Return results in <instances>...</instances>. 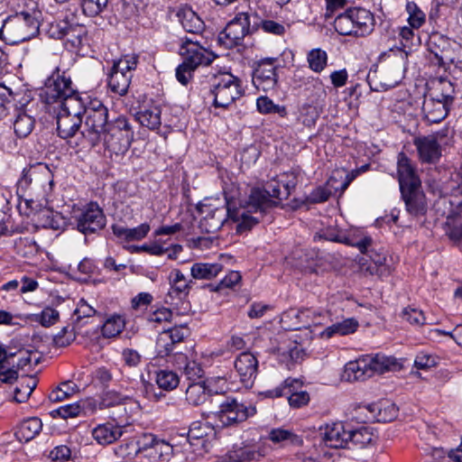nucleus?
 <instances>
[{
    "mask_svg": "<svg viewBox=\"0 0 462 462\" xmlns=\"http://www.w3.org/2000/svg\"><path fill=\"white\" fill-rule=\"evenodd\" d=\"M179 53L183 61L176 69V79L182 85H187L193 72L199 66H208L215 59V55L204 48L196 37L181 39Z\"/></svg>",
    "mask_w": 462,
    "mask_h": 462,
    "instance_id": "obj_1",
    "label": "nucleus"
},
{
    "mask_svg": "<svg viewBox=\"0 0 462 462\" xmlns=\"http://www.w3.org/2000/svg\"><path fill=\"white\" fill-rule=\"evenodd\" d=\"M54 185L53 174L45 163H37L24 169L23 176L18 181V189L23 191L29 190L34 195L37 201L42 204L47 202L52 192Z\"/></svg>",
    "mask_w": 462,
    "mask_h": 462,
    "instance_id": "obj_2",
    "label": "nucleus"
},
{
    "mask_svg": "<svg viewBox=\"0 0 462 462\" xmlns=\"http://www.w3.org/2000/svg\"><path fill=\"white\" fill-rule=\"evenodd\" d=\"M375 25L373 13L362 7L348 8L334 20V28L341 35L365 36Z\"/></svg>",
    "mask_w": 462,
    "mask_h": 462,
    "instance_id": "obj_3",
    "label": "nucleus"
},
{
    "mask_svg": "<svg viewBox=\"0 0 462 462\" xmlns=\"http://www.w3.org/2000/svg\"><path fill=\"white\" fill-rule=\"evenodd\" d=\"M261 17L254 12H243L227 23L218 35V42L226 49L241 44L244 38L257 31L260 27Z\"/></svg>",
    "mask_w": 462,
    "mask_h": 462,
    "instance_id": "obj_4",
    "label": "nucleus"
},
{
    "mask_svg": "<svg viewBox=\"0 0 462 462\" xmlns=\"http://www.w3.org/2000/svg\"><path fill=\"white\" fill-rule=\"evenodd\" d=\"M243 95L241 80L229 72L213 74L209 79V96L215 107L227 108Z\"/></svg>",
    "mask_w": 462,
    "mask_h": 462,
    "instance_id": "obj_5",
    "label": "nucleus"
},
{
    "mask_svg": "<svg viewBox=\"0 0 462 462\" xmlns=\"http://www.w3.org/2000/svg\"><path fill=\"white\" fill-rule=\"evenodd\" d=\"M39 30L38 21L28 13L8 17L0 28V38L14 45L30 40Z\"/></svg>",
    "mask_w": 462,
    "mask_h": 462,
    "instance_id": "obj_6",
    "label": "nucleus"
},
{
    "mask_svg": "<svg viewBox=\"0 0 462 462\" xmlns=\"http://www.w3.org/2000/svg\"><path fill=\"white\" fill-rule=\"evenodd\" d=\"M85 116L80 134L91 146H95L101 141L102 134L109 124L108 109L100 100L95 99L88 103Z\"/></svg>",
    "mask_w": 462,
    "mask_h": 462,
    "instance_id": "obj_7",
    "label": "nucleus"
},
{
    "mask_svg": "<svg viewBox=\"0 0 462 462\" xmlns=\"http://www.w3.org/2000/svg\"><path fill=\"white\" fill-rule=\"evenodd\" d=\"M106 147L116 154L128 151L134 140V131L125 116H118L109 122L102 134Z\"/></svg>",
    "mask_w": 462,
    "mask_h": 462,
    "instance_id": "obj_8",
    "label": "nucleus"
},
{
    "mask_svg": "<svg viewBox=\"0 0 462 462\" xmlns=\"http://www.w3.org/2000/svg\"><path fill=\"white\" fill-rule=\"evenodd\" d=\"M325 319L326 316L321 311L312 309H290L282 314L281 323L284 329L298 330L321 325Z\"/></svg>",
    "mask_w": 462,
    "mask_h": 462,
    "instance_id": "obj_9",
    "label": "nucleus"
},
{
    "mask_svg": "<svg viewBox=\"0 0 462 462\" xmlns=\"http://www.w3.org/2000/svg\"><path fill=\"white\" fill-rule=\"evenodd\" d=\"M73 91L75 88L70 75L65 70L60 72V68H56L47 79L42 96L46 103L51 104L61 101L63 97L73 94Z\"/></svg>",
    "mask_w": 462,
    "mask_h": 462,
    "instance_id": "obj_10",
    "label": "nucleus"
},
{
    "mask_svg": "<svg viewBox=\"0 0 462 462\" xmlns=\"http://www.w3.org/2000/svg\"><path fill=\"white\" fill-rule=\"evenodd\" d=\"M284 199L279 182H271L266 189L254 188L248 198V207L255 213L265 214L267 210L278 205L274 199Z\"/></svg>",
    "mask_w": 462,
    "mask_h": 462,
    "instance_id": "obj_11",
    "label": "nucleus"
},
{
    "mask_svg": "<svg viewBox=\"0 0 462 462\" xmlns=\"http://www.w3.org/2000/svg\"><path fill=\"white\" fill-rule=\"evenodd\" d=\"M77 229L84 235L95 234L106 226V216L97 203L91 202L74 216Z\"/></svg>",
    "mask_w": 462,
    "mask_h": 462,
    "instance_id": "obj_12",
    "label": "nucleus"
},
{
    "mask_svg": "<svg viewBox=\"0 0 462 462\" xmlns=\"http://www.w3.org/2000/svg\"><path fill=\"white\" fill-rule=\"evenodd\" d=\"M427 47L439 65L454 63L457 59L456 51L459 50V44L456 41L439 32L429 36Z\"/></svg>",
    "mask_w": 462,
    "mask_h": 462,
    "instance_id": "obj_13",
    "label": "nucleus"
},
{
    "mask_svg": "<svg viewBox=\"0 0 462 462\" xmlns=\"http://www.w3.org/2000/svg\"><path fill=\"white\" fill-rule=\"evenodd\" d=\"M276 59L262 60L254 69L252 82L256 89L268 92L275 90L278 85V75L274 62Z\"/></svg>",
    "mask_w": 462,
    "mask_h": 462,
    "instance_id": "obj_14",
    "label": "nucleus"
},
{
    "mask_svg": "<svg viewBox=\"0 0 462 462\" xmlns=\"http://www.w3.org/2000/svg\"><path fill=\"white\" fill-rule=\"evenodd\" d=\"M256 412L254 407L246 406L236 399L226 398L219 406L218 418L225 425L245 421Z\"/></svg>",
    "mask_w": 462,
    "mask_h": 462,
    "instance_id": "obj_15",
    "label": "nucleus"
},
{
    "mask_svg": "<svg viewBox=\"0 0 462 462\" xmlns=\"http://www.w3.org/2000/svg\"><path fill=\"white\" fill-rule=\"evenodd\" d=\"M443 137L440 133L419 136L413 140L418 152L419 159L423 163H435L441 156L439 139Z\"/></svg>",
    "mask_w": 462,
    "mask_h": 462,
    "instance_id": "obj_16",
    "label": "nucleus"
},
{
    "mask_svg": "<svg viewBox=\"0 0 462 462\" xmlns=\"http://www.w3.org/2000/svg\"><path fill=\"white\" fill-rule=\"evenodd\" d=\"M402 77V64L397 61L389 68L382 69L378 74L368 75V81L374 91H385L397 86Z\"/></svg>",
    "mask_w": 462,
    "mask_h": 462,
    "instance_id": "obj_17",
    "label": "nucleus"
},
{
    "mask_svg": "<svg viewBox=\"0 0 462 462\" xmlns=\"http://www.w3.org/2000/svg\"><path fill=\"white\" fill-rule=\"evenodd\" d=\"M451 208L446 217L444 231L453 245L462 248V201L449 200Z\"/></svg>",
    "mask_w": 462,
    "mask_h": 462,
    "instance_id": "obj_18",
    "label": "nucleus"
},
{
    "mask_svg": "<svg viewBox=\"0 0 462 462\" xmlns=\"http://www.w3.org/2000/svg\"><path fill=\"white\" fill-rule=\"evenodd\" d=\"M299 383L296 379L288 378L284 380L283 383L274 389L268 390L264 393L266 397L278 398L284 393L289 394L288 402L292 408H300L305 406L310 402V394L306 391H294V384Z\"/></svg>",
    "mask_w": 462,
    "mask_h": 462,
    "instance_id": "obj_19",
    "label": "nucleus"
},
{
    "mask_svg": "<svg viewBox=\"0 0 462 462\" xmlns=\"http://www.w3.org/2000/svg\"><path fill=\"white\" fill-rule=\"evenodd\" d=\"M199 212L204 215L200 220V227L207 233L214 234L224 225L226 217L232 216V212L226 208H211L209 205L202 204L199 207Z\"/></svg>",
    "mask_w": 462,
    "mask_h": 462,
    "instance_id": "obj_20",
    "label": "nucleus"
},
{
    "mask_svg": "<svg viewBox=\"0 0 462 462\" xmlns=\"http://www.w3.org/2000/svg\"><path fill=\"white\" fill-rule=\"evenodd\" d=\"M234 365L243 384L245 387H251L258 371L256 357L252 353L243 352L236 357Z\"/></svg>",
    "mask_w": 462,
    "mask_h": 462,
    "instance_id": "obj_21",
    "label": "nucleus"
},
{
    "mask_svg": "<svg viewBox=\"0 0 462 462\" xmlns=\"http://www.w3.org/2000/svg\"><path fill=\"white\" fill-rule=\"evenodd\" d=\"M320 435L324 444L329 448L348 447L349 428H346L342 422L327 424L321 429Z\"/></svg>",
    "mask_w": 462,
    "mask_h": 462,
    "instance_id": "obj_22",
    "label": "nucleus"
},
{
    "mask_svg": "<svg viewBox=\"0 0 462 462\" xmlns=\"http://www.w3.org/2000/svg\"><path fill=\"white\" fill-rule=\"evenodd\" d=\"M406 210L413 217L423 216L427 212L426 198L420 186L402 188L401 189Z\"/></svg>",
    "mask_w": 462,
    "mask_h": 462,
    "instance_id": "obj_23",
    "label": "nucleus"
},
{
    "mask_svg": "<svg viewBox=\"0 0 462 462\" xmlns=\"http://www.w3.org/2000/svg\"><path fill=\"white\" fill-rule=\"evenodd\" d=\"M397 173L400 189L402 188L420 186V180L414 165L403 152H400L397 157Z\"/></svg>",
    "mask_w": 462,
    "mask_h": 462,
    "instance_id": "obj_24",
    "label": "nucleus"
},
{
    "mask_svg": "<svg viewBox=\"0 0 462 462\" xmlns=\"http://www.w3.org/2000/svg\"><path fill=\"white\" fill-rule=\"evenodd\" d=\"M450 109V106L429 96L425 97L422 111L425 119L430 124H437L444 120Z\"/></svg>",
    "mask_w": 462,
    "mask_h": 462,
    "instance_id": "obj_25",
    "label": "nucleus"
},
{
    "mask_svg": "<svg viewBox=\"0 0 462 462\" xmlns=\"http://www.w3.org/2000/svg\"><path fill=\"white\" fill-rule=\"evenodd\" d=\"M56 119L58 134L63 139L74 136L82 125V117L60 110H59Z\"/></svg>",
    "mask_w": 462,
    "mask_h": 462,
    "instance_id": "obj_26",
    "label": "nucleus"
},
{
    "mask_svg": "<svg viewBox=\"0 0 462 462\" xmlns=\"http://www.w3.org/2000/svg\"><path fill=\"white\" fill-rule=\"evenodd\" d=\"M97 408V402L94 399H86L74 403L59 407L52 411V416L56 415L62 418H74L88 411H93Z\"/></svg>",
    "mask_w": 462,
    "mask_h": 462,
    "instance_id": "obj_27",
    "label": "nucleus"
},
{
    "mask_svg": "<svg viewBox=\"0 0 462 462\" xmlns=\"http://www.w3.org/2000/svg\"><path fill=\"white\" fill-rule=\"evenodd\" d=\"M429 96L451 106L455 99L454 84L444 78L435 79L430 82Z\"/></svg>",
    "mask_w": 462,
    "mask_h": 462,
    "instance_id": "obj_28",
    "label": "nucleus"
},
{
    "mask_svg": "<svg viewBox=\"0 0 462 462\" xmlns=\"http://www.w3.org/2000/svg\"><path fill=\"white\" fill-rule=\"evenodd\" d=\"M342 377L348 382L364 381L371 377V370L366 364L365 356L346 363Z\"/></svg>",
    "mask_w": 462,
    "mask_h": 462,
    "instance_id": "obj_29",
    "label": "nucleus"
},
{
    "mask_svg": "<svg viewBox=\"0 0 462 462\" xmlns=\"http://www.w3.org/2000/svg\"><path fill=\"white\" fill-rule=\"evenodd\" d=\"M365 358L369 369L371 370V376L375 374H383L384 372L400 368L399 362L393 356L375 354L365 355Z\"/></svg>",
    "mask_w": 462,
    "mask_h": 462,
    "instance_id": "obj_30",
    "label": "nucleus"
},
{
    "mask_svg": "<svg viewBox=\"0 0 462 462\" xmlns=\"http://www.w3.org/2000/svg\"><path fill=\"white\" fill-rule=\"evenodd\" d=\"M179 20L183 29L196 37L204 30L205 24L200 17L190 8L183 7L178 11Z\"/></svg>",
    "mask_w": 462,
    "mask_h": 462,
    "instance_id": "obj_31",
    "label": "nucleus"
},
{
    "mask_svg": "<svg viewBox=\"0 0 462 462\" xmlns=\"http://www.w3.org/2000/svg\"><path fill=\"white\" fill-rule=\"evenodd\" d=\"M122 434V428L110 422L100 424L92 430L94 439L100 445L111 444L117 440Z\"/></svg>",
    "mask_w": 462,
    "mask_h": 462,
    "instance_id": "obj_32",
    "label": "nucleus"
},
{
    "mask_svg": "<svg viewBox=\"0 0 462 462\" xmlns=\"http://www.w3.org/2000/svg\"><path fill=\"white\" fill-rule=\"evenodd\" d=\"M378 408L376 403L355 404L348 412L349 420L358 423L376 421L378 418Z\"/></svg>",
    "mask_w": 462,
    "mask_h": 462,
    "instance_id": "obj_33",
    "label": "nucleus"
},
{
    "mask_svg": "<svg viewBox=\"0 0 462 462\" xmlns=\"http://www.w3.org/2000/svg\"><path fill=\"white\" fill-rule=\"evenodd\" d=\"M34 118L29 115L25 108L14 109V119L13 122L14 131L18 137H26L34 127Z\"/></svg>",
    "mask_w": 462,
    "mask_h": 462,
    "instance_id": "obj_34",
    "label": "nucleus"
},
{
    "mask_svg": "<svg viewBox=\"0 0 462 462\" xmlns=\"http://www.w3.org/2000/svg\"><path fill=\"white\" fill-rule=\"evenodd\" d=\"M264 214L255 213L254 209L249 208L248 205L245 209L232 212L231 218L238 222L236 230L242 233L250 230L254 226L260 222Z\"/></svg>",
    "mask_w": 462,
    "mask_h": 462,
    "instance_id": "obj_35",
    "label": "nucleus"
},
{
    "mask_svg": "<svg viewBox=\"0 0 462 462\" xmlns=\"http://www.w3.org/2000/svg\"><path fill=\"white\" fill-rule=\"evenodd\" d=\"M60 103V110L67 114H71L82 117L85 115L88 106L79 92L73 91V94L63 97Z\"/></svg>",
    "mask_w": 462,
    "mask_h": 462,
    "instance_id": "obj_36",
    "label": "nucleus"
},
{
    "mask_svg": "<svg viewBox=\"0 0 462 462\" xmlns=\"http://www.w3.org/2000/svg\"><path fill=\"white\" fill-rule=\"evenodd\" d=\"M42 429V420L37 417H31L19 424L15 436L20 441L28 442L34 439L41 432Z\"/></svg>",
    "mask_w": 462,
    "mask_h": 462,
    "instance_id": "obj_37",
    "label": "nucleus"
},
{
    "mask_svg": "<svg viewBox=\"0 0 462 462\" xmlns=\"http://www.w3.org/2000/svg\"><path fill=\"white\" fill-rule=\"evenodd\" d=\"M223 270L219 263H195L190 268V274L195 280H211L217 277Z\"/></svg>",
    "mask_w": 462,
    "mask_h": 462,
    "instance_id": "obj_38",
    "label": "nucleus"
},
{
    "mask_svg": "<svg viewBox=\"0 0 462 462\" xmlns=\"http://www.w3.org/2000/svg\"><path fill=\"white\" fill-rule=\"evenodd\" d=\"M269 439L282 448L290 446L298 447L302 444V439L298 435L282 428L273 429L269 432Z\"/></svg>",
    "mask_w": 462,
    "mask_h": 462,
    "instance_id": "obj_39",
    "label": "nucleus"
},
{
    "mask_svg": "<svg viewBox=\"0 0 462 462\" xmlns=\"http://www.w3.org/2000/svg\"><path fill=\"white\" fill-rule=\"evenodd\" d=\"M211 396L208 386L203 382L190 383L185 392L186 401L192 406H199Z\"/></svg>",
    "mask_w": 462,
    "mask_h": 462,
    "instance_id": "obj_40",
    "label": "nucleus"
},
{
    "mask_svg": "<svg viewBox=\"0 0 462 462\" xmlns=\"http://www.w3.org/2000/svg\"><path fill=\"white\" fill-rule=\"evenodd\" d=\"M358 328V322L355 319H346L326 328L320 336L330 338L334 336H346L354 333Z\"/></svg>",
    "mask_w": 462,
    "mask_h": 462,
    "instance_id": "obj_41",
    "label": "nucleus"
},
{
    "mask_svg": "<svg viewBox=\"0 0 462 462\" xmlns=\"http://www.w3.org/2000/svg\"><path fill=\"white\" fill-rule=\"evenodd\" d=\"M132 75L111 69L108 75V87L115 94L125 96L128 91Z\"/></svg>",
    "mask_w": 462,
    "mask_h": 462,
    "instance_id": "obj_42",
    "label": "nucleus"
},
{
    "mask_svg": "<svg viewBox=\"0 0 462 462\" xmlns=\"http://www.w3.org/2000/svg\"><path fill=\"white\" fill-rule=\"evenodd\" d=\"M375 439V435L371 427L362 426L356 430L349 428L348 444L363 448L371 444Z\"/></svg>",
    "mask_w": 462,
    "mask_h": 462,
    "instance_id": "obj_43",
    "label": "nucleus"
},
{
    "mask_svg": "<svg viewBox=\"0 0 462 462\" xmlns=\"http://www.w3.org/2000/svg\"><path fill=\"white\" fill-rule=\"evenodd\" d=\"M161 108L159 106H151L139 111L136 118L139 123L149 129L154 130L161 125Z\"/></svg>",
    "mask_w": 462,
    "mask_h": 462,
    "instance_id": "obj_44",
    "label": "nucleus"
},
{
    "mask_svg": "<svg viewBox=\"0 0 462 462\" xmlns=\"http://www.w3.org/2000/svg\"><path fill=\"white\" fill-rule=\"evenodd\" d=\"M263 455L253 447L234 448L228 452L231 462H251L258 460Z\"/></svg>",
    "mask_w": 462,
    "mask_h": 462,
    "instance_id": "obj_45",
    "label": "nucleus"
},
{
    "mask_svg": "<svg viewBox=\"0 0 462 462\" xmlns=\"http://www.w3.org/2000/svg\"><path fill=\"white\" fill-rule=\"evenodd\" d=\"M307 62L312 71L320 73L328 64V54L320 48H314L308 52Z\"/></svg>",
    "mask_w": 462,
    "mask_h": 462,
    "instance_id": "obj_46",
    "label": "nucleus"
},
{
    "mask_svg": "<svg viewBox=\"0 0 462 462\" xmlns=\"http://www.w3.org/2000/svg\"><path fill=\"white\" fill-rule=\"evenodd\" d=\"M156 383L159 388L164 391H172L176 389L180 383L179 375L171 370H160L156 373Z\"/></svg>",
    "mask_w": 462,
    "mask_h": 462,
    "instance_id": "obj_47",
    "label": "nucleus"
},
{
    "mask_svg": "<svg viewBox=\"0 0 462 462\" xmlns=\"http://www.w3.org/2000/svg\"><path fill=\"white\" fill-rule=\"evenodd\" d=\"M173 452L172 446L165 441L164 439H158L157 441H155V444L149 452L148 457L152 459V461H162L165 462L170 459Z\"/></svg>",
    "mask_w": 462,
    "mask_h": 462,
    "instance_id": "obj_48",
    "label": "nucleus"
},
{
    "mask_svg": "<svg viewBox=\"0 0 462 462\" xmlns=\"http://www.w3.org/2000/svg\"><path fill=\"white\" fill-rule=\"evenodd\" d=\"M96 310L90 306L85 300L81 299L77 304V308L73 312V322L75 327L80 328L93 315H95Z\"/></svg>",
    "mask_w": 462,
    "mask_h": 462,
    "instance_id": "obj_49",
    "label": "nucleus"
},
{
    "mask_svg": "<svg viewBox=\"0 0 462 462\" xmlns=\"http://www.w3.org/2000/svg\"><path fill=\"white\" fill-rule=\"evenodd\" d=\"M37 385V382L33 377L23 378L14 389V399L16 402H24L32 394Z\"/></svg>",
    "mask_w": 462,
    "mask_h": 462,
    "instance_id": "obj_50",
    "label": "nucleus"
},
{
    "mask_svg": "<svg viewBox=\"0 0 462 462\" xmlns=\"http://www.w3.org/2000/svg\"><path fill=\"white\" fill-rule=\"evenodd\" d=\"M78 391V386L71 381L60 383L56 389L51 391L49 399L52 402H61L64 399L73 395Z\"/></svg>",
    "mask_w": 462,
    "mask_h": 462,
    "instance_id": "obj_51",
    "label": "nucleus"
},
{
    "mask_svg": "<svg viewBox=\"0 0 462 462\" xmlns=\"http://www.w3.org/2000/svg\"><path fill=\"white\" fill-rule=\"evenodd\" d=\"M125 328V321L121 316L108 318L102 327V335L105 337H114L120 334Z\"/></svg>",
    "mask_w": 462,
    "mask_h": 462,
    "instance_id": "obj_52",
    "label": "nucleus"
},
{
    "mask_svg": "<svg viewBox=\"0 0 462 462\" xmlns=\"http://www.w3.org/2000/svg\"><path fill=\"white\" fill-rule=\"evenodd\" d=\"M138 58L135 55H125L117 60H115L111 69L123 72L126 75H132L137 67Z\"/></svg>",
    "mask_w": 462,
    "mask_h": 462,
    "instance_id": "obj_53",
    "label": "nucleus"
},
{
    "mask_svg": "<svg viewBox=\"0 0 462 462\" xmlns=\"http://www.w3.org/2000/svg\"><path fill=\"white\" fill-rule=\"evenodd\" d=\"M59 318L60 314L58 310L51 307H46L41 313L33 314L32 320L48 328L54 325L59 320Z\"/></svg>",
    "mask_w": 462,
    "mask_h": 462,
    "instance_id": "obj_54",
    "label": "nucleus"
},
{
    "mask_svg": "<svg viewBox=\"0 0 462 462\" xmlns=\"http://www.w3.org/2000/svg\"><path fill=\"white\" fill-rule=\"evenodd\" d=\"M78 29L72 24H69L67 21H59L51 23L48 29V33L51 38L62 39L69 36L70 32Z\"/></svg>",
    "mask_w": 462,
    "mask_h": 462,
    "instance_id": "obj_55",
    "label": "nucleus"
},
{
    "mask_svg": "<svg viewBox=\"0 0 462 462\" xmlns=\"http://www.w3.org/2000/svg\"><path fill=\"white\" fill-rule=\"evenodd\" d=\"M179 359H181L185 364L183 367L184 374L189 380H196L203 376L204 371L199 363L195 360H189L185 356H180Z\"/></svg>",
    "mask_w": 462,
    "mask_h": 462,
    "instance_id": "obj_56",
    "label": "nucleus"
},
{
    "mask_svg": "<svg viewBox=\"0 0 462 462\" xmlns=\"http://www.w3.org/2000/svg\"><path fill=\"white\" fill-rule=\"evenodd\" d=\"M257 109L262 114H279L281 116H284L286 114V110L284 106H280L279 105H275L273 100H271L266 96H262L256 100Z\"/></svg>",
    "mask_w": 462,
    "mask_h": 462,
    "instance_id": "obj_57",
    "label": "nucleus"
},
{
    "mask_svg": "<svg viewBox=\"0 0 462 462\" xmlns=\"http://www.w3.org/2000/svg\"><path fill=\"white\" fill-rule=\"evenodd\" d=\"M108 2L109 0H83L82 11L86 15L95 17L107 7Z\"/></svg>",
    "mask_w": 462,
    "mask_h": 462,
    "instance_id": "obj_58",
    "label": "nucleus"
},
{
    "mask_svg": "<svg viewBox=\"0 0 462 462\" xmlns=\"http://www.w3.org/2000/svg\"><path fill=\"white\" fill-rule=\"evenodd\" d=\"M378 408V418L376 421L387 422L394 420L398 415V408L395 404L388 402L376 403Z\"/></svg>",
    "mask_w": 462,
    "mask_h": 462,
    "instance_id": "obj_59",
    "label": "nucleus"
},
{
    "mask_svg": "<svg viewBox=\"0 0 462 462\" xmlns=\"http://www.w3.org/2000/svg\"><path fill=\"white\" fill-rule=\"evenodd\" d=\"M125 398L116 391H105L98 402L99 409H106L123 403Z\"/></svg>",
    "mask_w": 462,
    "mask_h": 462,
    "instance_id": "obj_60",
    "label": "nucleus"
},
{
    "mask_svg": "<svg viewBox=\"0 0 462 462\" xmlns=\"http://www.w3.org/2000/svg\"><path fill=\"white\" fill-rule=\"evenodd\" d=\"M204 383L210 395L223 394L228 390L226 379L221 376L208 378Z\"/></svg>",
    "mask_w": 462,
    "mask_h": 462,
    "instance_id": "obj_61",
    "label": "nucleus"
},
{
    "mask_svg": "<svg viewBox=\"0 0 462 462\" xmlns=\"http://www.w3.org/2000/svg\"><path fill=\"white\" fill-rule=\"evenodd\" d=\"M175 344L167 333L162 332L156 341V351L160 356H167L173 352Z\"/></svg>",
    "mask_w": 462,
    "mask_h": 462,
    "instance_id": "obj_62",
    "label": "nucleus"
},
{
    "mask_svg": "<svg viewBox=\"0 0 462 462\" xmlns=\"http://www.w3.org/2000/svg\"><path fill=\"white\" fill-rule=\"evenodd\" d=\"M369 257L374 265H368L365 272L370 275L379 274L382 273V268L386 263V255L383 253H376L374 251L369 252Z\"/></svg>",
    "mask_w": 462,
    "mask_h": 462,
    "instance_id": "obj_63",
    "label": "nucleus"
},
{
    "mask_svg": "<svg viewBox=\"0 0 462 462\" xmlns=\"http://www.w3.org/2000/svg\"><path fill=\"white\" fill-rule=\"evenodd\" d=\"M75 338V327L70 328L69 326H66L54 336L53 342L55 346L63 347L69 345Z\"/></svg>",
    "mask_w": 462,
    "mask_h": 462,
    "instance_id": "obj_64",
    "label": "nucleus"
}]
</instances>
